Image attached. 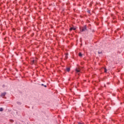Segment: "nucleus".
<instances>
[{"mask_svg":"<svg viewBox=\"0 0 124 124\" xmlns=\"http://www.w3.org/2000/svg\"><path fill=\"white\" fill-rule=\"evenodd\" d=\"M87 31V26H84V27L80 28V31L83 32V31Z\"/></svg>","mask_w":124,"mask_h":124,"instance_id":"nucleus-1","label":"nucleus"},{"mask_svg":"<svg viewBox=\"0 0 124 124\" xmlns=\"http://www.w3.org/2000/svg\"><path fill=\"white\" fill-rule=\"evenodd\" d=\"M6 94V92H4L3 93H1L0 96L1 97H3V96H5Z\"/></svg>","mask_w":124,"mask_h":124,"instance_id":"nucleus-2","label":"nucleus"},{"mask_svg":"<svg viewBox=\"0 0 124 124\" xmlns=\"http://www.w3.org/2000/svg\"><path fill=\"white\" fill-rule=\"evenodd\" d=\"M76 71L77 73H78V75H80V74L79 73V72H80V69H79L76 68Z\"/></svg>","mask_w":124,"mask_h":124,"instance_id":"nucleus-3","label":"nucleus"},{"mask_svg":"<svg viewBox=\"0 0 124 124\" xmlns=\"http://www.w3.org/2000/svg\"><path fill=\"white\" fill-rule=\"evenodd\" d=\"M75 31V30H76V28H75L74 27H71L70 28V31Z\"/></svg>","mask_w":124,"mask_h":124,"instance_id":"nucleus-4","label":"nucleus"},{"mask_svg":"<svg viewBox=\"0 0 124 124\" xmlns=\"http://www.w3.org/2000/svg\"><path fill=\"white\" fill-rule=\"evenodd\" d=\"M66 70L67 72H69L70 71V68L67 67Z\"/></svg>","mask_w":124,"mask_h":124,"instance_id":"nucleus-5","label":"nucleus"},{"mask_svg":"<svg viewBox=\"0 0 124 124\" xmlns=\"http://www.w3.org/2000/svg\"><path fill=\"white\" fill-rule=\"evenodd\" d=\"M78 56H79V57H80V58H82L83 55H82V53L79 52V53H78Z\"/></svg>","mask_w":124,"mask_h":124,"instance_id":"nucleus-6","label":"nucleus"},{"mask_svg":"<svg viewBox=\"0 0 124 124\" xmlns=\"http://www.w3.org/2000/svg\"><path fill=\"white\" fill-rule=\"evenodd\" d=\"M17 104H18V105H21L22 103L20 102H16Z\"/></svg>","mask_w":124,"mask_h":124,"instance_id":"nucleus-7","label":"nucleus"},{"mask_svg":"<svg viewBox=\"0 0 124 124\" xmlns=\"http://www.w3.org/2000/svg\"><path fill=\"white\" fill-rule=\"evenodd\" d=\"M41 86H43L45 87V88H47V85H45L44 84H41Z\"/></svg>","mask_w":124,"mask_h":124,"instance_id":"nucleus-8","label":"nucleus"},{"mask_svg":"<svg viewBox=\"0 0 124 124\" xmlns=\"http://www.w3.org/2000/svg\"><path fill=\"white\" fill-rule=\"evenodd\" d=\"M68 53H67V54H66V55H65V58H66V59H68Z\"/></svg>","mask_w":124,"mask_h":124,"instance_id":"nucleus-9","label":"nucleus"},{"mask_svg":"<svg viewBox=\"0 0 124 124\" xmlns=\"http://www.w3.org/2000/svg\"><path fill=\"white\" fill-rule=\"evenodd\" d=\"M3 111V108H0V112H2Z\"/></svg>","mask_w":124,"mask_h":124,"instance_id":"nucleus-10","label":"nucleus"},{"mask_svg":"<svg viewBox=\"0 0 124 124\" xmlns=\"http://www.w3.org/2000/svg\"><path fill=\"white\" fill-rule=\"evenodd\" d=\"M31 62H32L33 63H35V62H36V61H35V60H32Z\"/></svg>","mask_w":124,"mask_h":124,"instance_id":"nucleus-11","label":"nucleus"},{"mask_svg":"<svg viewBox=\"0 0 124 124\" xmlns=\"http://www.w3.org/2000/svg\"><path fill=\"white\" fill-rule=\"evenodd\" d=\"M98 54H102V51H98Z\"/></svg>","mask_w":124,"mask_h":124,"instance_id":"nucleus-12","label":"nucleus"},{"mask_svg":"<svg viewBox=\"0 0 124 124\" xmlns=\"http://www.w3.org/2000/svg\"><path fill=\"white\" fill-rule=\"evenodd\" d=\"M105 73H106V72H107V68H105Z\"/></svg>","mask_w":124,"mask_h":124,"instance_id":"nucleus-13","label":"nucleus"},{"mask_svg":"<svg viewBox=\"0 0 124 124\" xmlns=\"http://www.w3.org/2000/svg\"><path fill=\"white\" fill-rule=\"evenodd\" d=\"M33 63H33V62H32V61L31 62V64H33Z\"/></svg>","mask_w":124,"mask_h":124,"instance_id":"nucleus-14","label":"nucleus"},{"mask_svg":"<svg viewBox=\"0 0 124 124\" xmlns=\"http://www.w3.org/2000/svg\"><path fill=\"white\" fill-rule=\"evenodd\" d=\"M10 122H11L12 123H13L14 121H13V120H10Z\"/></svg>","mask_w":124,"mask_h":124,"instance_id":"nucleus-15","label":"nucleus"},{"mask_svg":"<svg viewBox=\"0 0 124 124\" xmlns=\"http://www.w3.org/2000/svg\"><path fill=\"white\" fill-rule=\"evenodd\" d=\"M88 13H91V12L90 11H87Z\"/></svg>","mask_w":124,"mask_h":124,"instance_id":"nucleus-16","label":"nucleus"},{"mask_svg":"<svg viewBox=\"0 0 124 124\" xmlns=\"http://www.w3.org/2000/svg\"><path fill=\"white\" fill-rule=\"evenodd\" d=\"M78 124H83L81 123L80 122H78Z\"/></svg>","mask_w":124,"mask_h":124,"instance_id":"nucleus-17","label":"nucleus"}]
</instances>
